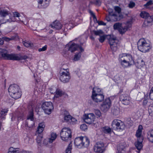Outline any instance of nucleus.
Masks as SVG:
<instances>
[{
  "label": "nucleus",
  "instance_id": "f257e3e1",
  "mask_svg": "<svg viewBox=\"0 0 153 153\" xmlns=\"http://www.w3.org/2000/svg\"><path fill=\"white\" fill-rule=\"evenodd\" d=\"M118 60L121 65L124 68L130 67L134 64V62L132 56L127 53L120 54Z\"/></svg>",
  "mask_w": 153,
  "mask_h": 153
},
{
  "label": "nucleus",
  "instance_id": "f03ea898",
  "mask_svg": "<svg viewBox=\"0 0 153 153\" xmlns=\"http://www.w3.org/2000/svg\"><path fill=\"white\" fill-rule=\"evenodd\" d=\"M1 57L4 59L13 60H21L26 58V56H21L19 54H9L5 49L0 48V58Z\"/></svg>",
  "mask_w": 153,
  "mask_h": 153
},
{
  "label": "nucleus",
  "instance_id": "7ed1b4c3",
  "mask_svg": "<svg viewBox=\"0 0 153 153\" xmlns=\"http://www.w3.org/2000/svg\"><path fill=\"white\" fill-rule=\"evenodd\" d=\"M9 94L13 98L17 99L20 98L21 93L19 87L16 84L11 85L8 88Z\"/></svg>",
  "mask_w": 153,
  "mask_h": 153
},
{
  "label": "nucleus",
  "instance_id": "20e7f679",
  "mask_svg": "<svg viewBox=\"0 0 153 153\" xmlns=\"http://www.w3.org/2000/svg\"><path fill=\"white\" fill-rule=\"evenodd\" d=\"M138 48L142 52H148L151 48L150 44L147 43L144 39H140L137 42Z\"/></svg>",
  "mask_w": 153,
  "mask_h": 153
},
{
  "label": "nucleus",
  "instance_id": "39448f33",
  "mask_svg": "<svg viewBox=\"0 0 153 153\" xmlns=\"http://www.w3.org/2000/svg\"><path fill=\"white\" fill-rule=\"evenodd\" d=\"M60 79L61 82L64 83H67L69 81L71 78L70 74L67 71V69L64 68L61 69L59 72Z\"/></svg>",
  "mask_w": 153,
  "mask_h": 153
},
{
  "label": "nucleus",
  "instance_id": "423d86ee",
  "mask_svg": "<svg viewBox=\"0 0 153 153\" xmlns=\"http://www.w3.org/2000/svg\"><path fill=\"white\" fill-rule=\"evenodd\" d=\"M71 131L69 128H62L60 132V136L62 139L66 141L69 138L71 137Z\"/></svg>",
  "mask_w": 153,
  "mask_h": 153
},
{
  "label": "nucleus",
  "instance_id": "0eeeda50",
  "mask_svg": "<svg viewBox=\"0 0 153 153\" xmlns=\"http://www.w3.org/2000/svg\"><path fill=\"white\" fill-rule=\"evenodd\" d=\"M108 41L111 49L114 51H116L117 50L119 45V40L115 37L112 36H110L108 38Z\"/></svg>",
  "mask_w": 153,
  "mask_h": 153
},
{
  "label": "nucleus",
  "instance_id": "6e6552de",
  "mask_svg": "<svg viewBox=\"0 0 153 153\" xmlns=\"http://www.w3.org/2000/svg\"><path fill=\"white\" fill-rule=\"evenodd\" d=\"M42 107L45 112L48 114H50L51 111L53 109V104L51 102H44L42 105Z\"/></svg>",
  "mask_w": 153,
  "mask_h": 153
},
{
  "label": "nucleus",
  "instance_id": "1a4fd4ad",
  "mask_svg": "<svg viewBox=\"0 0 153 153\" xmlns=\"http://www.w3.org/2000/svg\"><path fill=\"white\" fill-rule=\"evenodd\" d=\"M33 112L32 110H31L29 112V114L27 117V121L26 122L25 126L29 128H32L34 125V119L33 118Z\"/></svg>",
  "mask_w": 153,
  "mask_h": 153
},
{
  "label": "nucleus",
  "instance_id": "9d476101",
  "mask_svg": "<svg viewBox=\"0 0 153 153\" xmlns=\"http://www.w3.org/2000/svg\"><path fill=\"white\" fill-rule=\"evenodd\" d=\"M95 116L92 113L88 114H85L83 116V119L84 121L86 123L91 124L93 123L94 120Z\"/></svg>",
  "mask_w": 153,
  "mask_h": 153
},
{
  "label": "nucleus",
  "instance_id": "9b49d317",
  "mask_svg": "<svg viewBox=\"0 0 153 153\" xmlns=\"http://www.w3.org/2000/svg\"><path fill=\"white\" fill-rule=\"evenodd\" d=\"M111 105V102L109 98H106L103 103L101 104V109L104 112L107 111L110 108Z\"/></svg>",
  "mask_w": 153,
  "mask_h": 153
},
{
  "label": "nucleus",
  "instance_id": "f8f14e48",
  "mask_svg": "<svg viewBox=\"0 0 153 153\" xmlns=\"http://www.w3.org/2000/svg\"><path fill=\"white\" fill-rule=\"evenodd\" d=\"M94 150L97 153H103L105 150L103 143L102 142H97L94 146Z\"/></svg>",
  "mask_w": 153,
  "mask_h": 153
},
{
  "label": "nucleus",
  "instance_id": "ddd939ff",
  "mask_svg": "<svg viewBox=\"0 0 153 153\" xmlns=\"http://www.w3.org/2000/svg\"><path fill=\"white\" fill-rule=\"evenodd\" d=\"M131 98L126 94H122L120 97V100L124 105H128L130 102Z\"/></svg>",
  "mask_w": 153,
  "mask_h": 153
},
{
  "label": "nucleus",
  "instance_id": "4468645a",
  "mask_svg": "<svg viewBox=\"0 0 153 153\" xmlns=\"http://www.w3.org/2000/svg\"><path fill=\"white\" fill-rule=\"evenodd\" d=\"M65 122L68 124H73L77 121V120L74 118L72 117L70 115H65L64 116Z\"/></svg>",
  "mask_w": 153,
  "mask_h": 153
},
{
  "label": "nucleus",
  "instance_id": "2eb2a0df",
  "mask_svg": "<svg viewBox=\"0 0 153 153\" xmlns=\"http://www.w3.org/2000/svg\"><path fill=\"white\" fill-rule=\"evenodd\" d=\"M57 137V135L55 133H52L51 134V137L45 139L43 142V144L45 145H47L48 143H52Z\"/></svg>",
  "mask_w": 153,
  "mask_h": 153
},
{
  "label": "nucleus",
  "instance_id": "dca6fc26",
  "mask_svg": "<svg viewBox=\"0 0 153 153\" xmlns=\"http://www.w3.org/2000/svg\"><path fill=\"white\" fill-rule=\"evenodd\" d=\"M78 49H79L81 52L84 51L83 49L81 46L75 43H73L69 46L68 50L71 52H73Z\"/></svg>",
  "mask_w": 153,
  "mask_h": 153
},
{
  "label": "nucleus",
  "instance_id": "f3484780",
  "mask_svg": "<svg viewBox=\"0 0 153 153\" xmlns=\"http://www.w3.org/2000/svg\"><path fill=\"white\" fill-rule=\"evenodd\" d=\"M153 24V15L149 16L145 19L143 25V26L147 27Z\"/></svg>",
  "mask_w": 153,
  "mask_h": 153
},
{
  "label": "nucleus",
  "instance_id": "a211bd4d",
  "mask_svg": "<svg viewBox=\"0 0 153 153\" xmlns=\"http://www.w3.org/2000/svg\"><path fill=\"white\" fill-rule=\"evenodd\" d=\"M91 97L93 100L96 102H100L103 100L104 96L103 94H100L97 95L91 96Z\"/></svg>",
  "mask_w": 153,
  "mask_h": 153
},
{
  "label": "nucleus",
  "instance_id": "6ab92c4d",
  "mask_svg": "<svg viewBox=\"0 0 153 153\" xmlns=\"http://www.w3.org/2000/svg\"><path fill=\"white\" fill-rule=\"evenodd\" d=\"M83 137H81L76 138L75 140L74 143L76 146L79 148L82 147V143L83 141Z\"/></svg>",
  "mask_w": 153,
  "mask_h": 153
},
{
  "label": "nucleus",
  "instance_id": "aec40b11",
  "mask_svg": "<svg viewBox=\"0 0 153 153\" xmlns=\"http://www.w3.org/2000/svg\"><path fill=\"white\" fill-rule=\"evenodd\" d=\"M52 28L56 30L60 29L62 27V25L58 21H56L50 25Z\"/></svg>",
  "mask_w": 153,
  "mask_h": 153
},
{
  "label": "nucleus",
  "instance_id": "412c9836",
  "mask_svg": "<svg viewBox=\"0 0 153 153\" xmlns=\"http://www.w3.org/2000/svg\"><path fill=\"white\" fill-rule=\"evenodd\" d=\"M45 126L44 123H40L38 127L36 135H37V134H42V133L44 130Z\"/></svg>",
  "mask_w": 153,
  "mask_h": 153
},
{
  "label": "nucleus",
  "instance_id": "4be33fe9",
  "mask_svg": "<svg viewBox=\"0 0 153 153\" xmlns=\"http://www.w3.org/2000/svg\"><path fill=\"white\" fill-rule=\"evenodd\" d=\"M140 139H137V142L135 144V146L138 150H140L142 148L143 145L142 142L143 140V137H140Z\"/></svg>",
  "mask_w": 153,
  "mask_h": 153
},
{
  "label": "nucleus",
  "instance_id": "5701e85b",
  "mask_svg": "<svg viewBox=\"0 0 153 153\" xmlns=\"http://www.w3.org/2000/svg\"><path fill=\"white\" fill-rule=\"evenodd\" d=\"M120 120L115 119L113 121L112 123V127L113 129L116 130H117L118 125L120 122L118 121Z\"/></svg>",
  "mask_w": 153,
  "mask_h": 153
},
{
  "label": "nucleus",
  "instance_id": "b1692460",
  "mask_svg": "<svg viewBox=\"0 0 153 153\" xmlns=\"http://www.w3.org/2000/svg\"><path fill=\"white\" fill-rule=\"evenodd\" d=\"M142 126H139L138 129L136 133V136L137 137V139H140V137H143L141 136L142 134Z\"/></svg>",
  "mask_w": 153,
  "mask_h": 153
},
{
  "label": "nucleus",
  "instance_id": "393cba45",
  "mask_svg": "<svg viewBox=\"0 0 153 153\" xmlns=\"http://www.w3.org/2000/svg\"><path fill=\"white\" fill-rule=\"evenodd\" d=\"M90 141L87 137H83L82 143V147H88Z\"/></svg>",
  "mask_w": 153,
  "mask_h": 153
},
{
  "label": "nucleus",
  "instance_id": "a878e982",
  "mask_svg": "<svg viewBox=\"0 0 153 153\" xmlns=\"http://www.w3.org/2000/svg\"><path fill=\"white\" fill-rule=\"evenodd\" d=\"M147 138L148 140L153 143V129L148 131Z\"/></svg>",
  "mask_w": 153,
  "mask_h": 153
},
{
  "label": "nucleus",
  "instance_id": "bb28decb",
  "mask_svg": "<svg viewBox=\"0 0 153 153\" xmlns=\"http://www.w3.org/2000/svg\"><path fill=\"white\" fill-rule=\"evenodd\" d=\"M118 121L120 122L118 125L117 131H120L124 129L125 128V126L124 123L120 120Z\"/></svg>",
  "mask_w": 153,
  "mask_h": 153
},
{
  "label": "nucleus",
  "instance_id": "cd10ccee",
  "mask_svg": "<svg viewBox=\"0 0 153 153\" xmlns=\"http://www.w3.org/2000/svg\"><path fill=\"white\" fill-rule=\"evenodd\" d=\"M55 92L56 93L54 95V97L56 98L61 97L64 94L63 92L59 89H57Z\"/></svg>",
  "mask_w": 153,
  "mask_h": 153
},
{
  "label": "nucleus",
  "instance_id": "c85d7f7f",
  "mask_svg": "<svg viewBox=\"0 0 153 153\" xmlns=\"http://www.w3.org/2000/svg\"><path fill=\"white\" fill-rule=\"evenodd\" d=\"M8 110L7 109H3L0 111V118L1 119H4V116L6 114Z\"/></svg>",
  "mask_w": 153,
  "mask_h": 153
},
{
  "label": "nucleus",
  "instance_id": "c756f323",
  "mask_svg": "<svg viewBox=\"0 0 153 153\" xmlns=\"http://www.w3.org/2000/svg\"><path fill=\"white\" fill-rule=\"evenodd\" d=\"M102 131L105 133H110L111 129L108 126H105L102 128Z\"/></svg>",
  "mask_w": 153,
  "mask_h": 153
},
{
  "label": "nucleus",
  "instance_id": "7c9ffc66",
  "mask_svg": "<svg viewBox=\"0 0 153 153\" xmlns=\"http://www.w3.org/2000/svg\"><path fill=\"white\" fill-rule=\"evenodd\" d=\"M37 137L36 139V142L39 145H41V141L42 138V134H37Z\"/></svg>",
  "mask_w": 153,
  "mask_h": 153
},
{
  "label": "nucleus",
  "instance_id": "2f4dec72",
  "mask_svg": "<svg viewBox=\"0 0 153 153\" xmlns=\"http://www.w3.org/2000/svg\"><path fill=\"white\" fill-rule=\"evenodd\" d=\"M110 17L111 18V21H116L118 20L117 15L115 13H110Z\"/></svg>",
  "mask_w": 153,
  "mask_h": 153
},
{
  "label": "nucleus",
  "instance_id": "473e14b6",
  "mask_svg": "<svg viewBox=\"0 0 153 153\" xmlns=\"http://www.w3.org/2000/svg\"><path fill=\"white\" fill-rule=\"evenodd\" d=\"M39 1L38 2L39 4H43V3H45L46 1L47 3L46 4L44 5L43 8H46L48 5L49 3V0H39Z\"/></svg>",
  "mask_w": 153,
  "mask_h": 153
},
{
  "label": "nucleus",
  "instance_id": "72a5a7b5",
  "mask_svg": "<svg viewBox=\"0 0 153 153\" xmlns=\"http://www.w3.org/2000/svg\"><path fill=\"white\" fill-rule=\"evenodd\" d=\"M93 33L96 36H100L103 34V32L101 30H93Z\"/></svg>",
  "mask_w": 153,
  "mask_h": 153
},
{
  "label": "nucleus",
  "instance_id": "f704fd0d",
  "mask_svg": "<svg viewBox=\"0 0 153 153\" xmlns=\"http://www.w3.org/2000/svg\"><path fill=\"white\" fill-rule=\"evenodd\" d=\"M8 14V11L6 10H2L0 11V16L2 17H4Z\"/></svg>",
  "mask_w": 153,
  "mask_h": 153
},
{
  "label": "nucleus",
  "instance_id": "c9c22d12",
  "mask_svg": "<svg viewBox=\"0 0 153 153\" xmlns=\"http://www.w3.org/2000/svg\"><path fill=\"white\" fill-rule=\"evenodd\" d=\"M140 16L143 18L146 19L149 16V14L145 11H142L140 13Z\"/></svg>",
  "mask_w": 153,
  "mask_h": 153
},
{
  "label": "nucleus",
  "instance_id": "e433bc0d",
  "mask_svg": "<svg viewBox=\"0 0 153 153\" xmlns=\"http://www.w3.org/2000/svg\"><path fill=\"white\" fill-rule=\"evenodd\" d=\"M123 26V32H126L128 29L129 28H130L131 26V24L128 22H127L126 24L125 25Z\"/></svg>",
  "mask_w": 153,
  "mask_h": 153
},
{
  "label": "nucleus",
  "instance_id": "4c0bfd02",
  "mask_svg": "<svg viewBox=\"0 0 153 153\" xmlns=\"http://www.w3.org/2000/svg\"><path fill=\"white\" fill-rule=\"evenodd\" d=\"M123 26V32H126L128 29L129 28H130L131 26V24L128 22H127L126 24L125 25Z\"/></svg>",
  "mask_w": 153,
  "mask_h": 153
},
{
  "label": "nucleus",
  "instance_id": "58836bf2",
  "mask_svg": "<svg viewBox=\"0 0 153 153\" xmlns=\"http://www.w3.org/2000/svg\"><path fill=\"white\" fill-rule=\"evenodd\" d=\"M148 111L150 115L153 116V104H151L149 106Z\"/></svg>",
  "mask_w": 153,
  "mask_h": 153
},
{
  "label": "nucleus",
  "instance_id": "ea45409f",
  "mask_svg": "<svg viewBox=\"0 0 153 153\" xmlns=\"http://www.w3.org/2000/svg\"><path fill=\"white\" fill-rule=\"evenodd\" d=\"M148 99L147 95H145L144 97L143 98V104L144 106H146L148 105Z\"/></svg>",
  "mask_w": 153,
  "mask_h": 153
},
{
  "label": "nucleus",
  "instance_id": "a19ab883",
  "mask_svg": "<svg viewBox=\"0 0 153 153\" xmlns=\"http://www.w3.org/2000/svg\"><path fill=\"white\" fill-rule=\"evenodd\" d=\"M81 56V53L79 52L76 53L74 56V60L75 61H77L79 60Z\"/></svg>",
  "mask_w": 153,
  "mask_h": 153
},
{
  "label": "nucleus",
  "instance_id": "79ce46f5",
  "mask_svg": "<svg viewBox=\"0 0 153 153\" xmlns=\"http://www.w3.org/2000/svg\"><path fill=\"white\" fill-rule=\"evenodd\" d=\"M72 144L70 143L68 145L67 148L66 150V153H71V150L72 149Z\"/></svg>",
  "mask_w": 153,
  "mask_h": 153
},
{
  "label": "nucleus",
  "instance_id": "37998d69",
  "mask_svg": "<svg viewBox=\"0 0 153 153\" xmlns=\"http://www.w3.org/2000/svg\"><path fill=\"white\" fill-rule=\"evenodd\" d=\"M152 5L153 7V2L152 0H150L148 1L144 5V6L147 8H149L150 6Z\"/></svg>",
  "mask_w": 153,
  "mask_h": 153
},
{
  "label": "nucleus",
  "instance_id": "c03bdc74",
  "mask_svg": "<svg viewBox=\"0 0 153 153\" xmlns=\"http://www.w3.org/2000/svg\"><path fill=\"white\" fill-rule=\"evenodd\" d=\"M121 25V24L119 23H116L114 25V29H118L119 30V28L120 27Z\"/></svg>",
  "mask_w": 153,
  "mask_h": 153
},
{
  "label": "nucleus",
  "instance_id": "a18cd8bd",
  "mask_svg": "<svg viewBox=\"0 0 153 153\" xmlns=\"http://www.w3.org/2000/svg\"><path fill=\"white\" fill-rule=\"evenodd\" d=\"M100 38L99 39V41L101 43L103 42L104 41H105V38H106V36L105 35H101L100 36Z\"/></svg>",
  "mask_w": 153,
  "mask_h": 153
},
{
  "label": "nucleus",
  "instance_id": "49530a36",
  "mask_svg": "<svg viewBox=\"0 0 153 153\" xmlns=\"http://www.w3.org/2000/svg\"><path fill=\"white\" fill-rule=\"evenodd\" d=\"M7 153H19V151L15 149H13V148H10Z\"/></svg>",
  "mask_w": 153,
  "mask_h": 153
},
{
  "label": "nucleus",
  "instance_id": "de8ad7c7",
  "mask_svg": "<svg viewBox=\"0 0 153 153\" xmlns=\"http://www.w3.org/2000/svg\"><path fill=\"white\" fill-rule=\"evenodd\" d=\"M80 128L82 130L85 131L87 130L88 127L86 124H83L81 125Z\"/></svg>",
  "mask_w": 153,
  "mask_h": 153
},
{
  "label": "nucleus",
  "instance_id": "09e8293b",
  "mask_svg": "<svg viewBox=\"0 0 153 153\" xmlns=\"http://www.w3.org/2000/svg\"><path fill=\"white\" fill-rule=\"evenodd\" d=\"M93 91H94L96 92H100L103 93L101 89L97 87H94L93 89Z\"/></svg>",
  "mask_w": 153,
  "mask_h": 153
},
{
  "label": "nucleus",
  "instance_id": "8fccbe9b",
  "mask_svg": "<svg viewBox=\"0 0 153 153\" xmlns=\"http://www.w3.org/2000/svg\"><path fill=\"white\" fill-rule=\"evenodd\" d=\"M135 5V4L134 2L131 1L128 4V7L129 8H132L134 7Z\"/></svg>",
  "mask_w": 153,
  "mask_h": 153
},
{
  "label": "nucleus",
  "instance_id": "3c124183",
  "mask_svg": "<svg viewBox=\"0 0 153 153\" xmlns=\"http://www.w3.org/2000/svg\"><path fill=\"white\" fill-rule=\"evenodd\" d=\"M149 96L150 99L153 100V87L152 88L150 91Z\"/></svg>",
  "mask_w": 153,
  "mask_h": 153
},
{
  "label": "nucleus",
  "instance_id": "603ef678",
  "mask_svg": "<svg viewBox=\"0 0 153 153\" xmlns=\"http://www.w3.org/2000/svg\"><path fill=\"white\" fill-rule=\"evenodd\" d=\"M23 44L25 46L27 47H31L33 45L32 44H31L29 42H24Z\"/></svg>",
  "mask_w": 153,
  "mask_h": 153
},
{
  "label": "nucleus",
  "instance_id": "864d4df0",
  "mask_svg": "<svg viewBox=\"0 0 153 153\" xmlns=\"http://www.w3.org/2000/svg\"><path fill=\"white\" fill-rule=\"evenodd\" d=\"M94 112L95 114L98 117H100L101 116V113L99 110L98 109L95 110Z\"/></svg>",
  "mask_w": 153,
  "mask_h": 153
},
{
  "label": "nucleus",
  "instance_id": "5fc2aeb1",
  "mask_svg": "<svg viewBox=\"0 0 153 153\" xmlns=\"http://www.w3.org/2000/svg\"><path fill=\"white\" fill-rule=\"evenodd\" d=\"M112 112L113 114L115 115H118L119 113V110L116 109H113L112 111Z\"/></svg>",
  "mask_w": 153,
  "mask_h": 153
},
{
  "label": "nucleus",
  "instance_id": "6e6d98bb",
  "mask_svg": "<svg viewBox=\"0 0 153 153\" xmlns=\"http://www.w3.org/2000/svg\"><path fill=\"white\" fill-rule=\"evenodd\" d=\"M47 45H45V46L43 47L42 48H39L38 49V51L39 52L45 51L47 49Z\"/></svg>",
  "mask_w": 153,
  "mask_h": 153
},
{
  "label": "nucleus",
  "instance_id": "4d7b16f0",
  "mask_svg": "<svg viewBox=\"0 0 153 153\" xmlns=\"http://www.w3.org/2000/svg\"><path fill=\"white\" fill-rule=\"evenodd\" d=\"M114 8L115 11L118 13H120L121 12V8L119 7L118 6L115 7Z\"/></svg>",
  "mask_w": 153,
  "mask_h": 153
},
{
  "label": "nucleus",
  "instance_id": "13d9d810",
  "mask_svg": "<svg viewBox=\"0 0 153 153\" xmlns=\"http://www.w3.org/2000/svg\"><path fill=\"white\" fill-rule=\"evenodd\" d=\"M89 13H90V14H91V15L92 16L94 20L95 19H96V20H97V18H96V16H95L94 13L92 11H91V10L90 11Z\"/></svg>",
  "mask_w": 153,
  "mask_h": 153
},
{
  "label": "nucleus",
  "instance_id": "bf43d9fd",
  "mask_svg": "<svg viewBox=\"0 0 153 153\" xmlns=\"http://www.w3.org/2000/svg\"><path fill=\"white\" fill-rule=\"evenodd\" d=\"M20 14L19 13L17 12H16L14 13H13V17H17L19 18L20 16Z\"/></svg>",
  "mask_w": 153,
  "mask_h": 153
},
{
  "label": "nucleus",
  "instance_id": "052dcab7",
  "mask_svg": "<svg viewBox=\"0 0 153 153\" xmlns=\"http://www.w3.org/2000/svg\"><path fill=\"white\" fill-rule=\"evenodd\" d=\"M103 94V93L100 92H96L94 91H92V96L97 95H100V94Z\"/></svg>",
  "mask_w": 153,
  "mask_h": 153
},
{
  "label": "nucleus",
  "instance_id": "680f3d73",
  "mask_svg": "<svg viewBox=\"0 0 153 153\" xmlns=\"http://www.w3.org/2000/svg\"><path fill=\"white\" fill-rule=\"evenodd\" d=\"M94 4L100 6L101 4V1L100 0H96L94 2Z\"/></svg>",
  "mask_w": 153,
  "mask_h": 153
},
{
  "label": "nucleus",
  "instance_id": "e2e57ef3",
  "mask_svg": "<svg viewBox=\"0 0 153 153\" xmlns=\"http://www.w3.org/2000/svg\"><path fill=\"white\" fill-rule=\"evenodd\" d=\"M123 26H122L121 25V26L119 28V32H120V33L122 34L125 33V32H123Z\"/></svg>",
  "mask_w": 153,
  "mask_h": 153
},
{
  "label": "nucleus",
  "instance_id": "0e129e2a",
  "mask_svg": "<svg viewBox=\"0 0 153 153\" xmlns=\"http://www.w3.org/2000/svg\"><path fill=\"white\" fill-rule=\"evenodd\" d=\"M106 20L108 21H111V18L110 17V12H109V15L108 16H106Z\"/></svg>",
  "mask_w": 153,
  "mask_h": 153
},
{
  "label": "nucleus",
  "instance_id": "69168bd1",
  "mask_svg": "<svg viewBox=\"0 0 153 153\" xmlns=\"http://www.w3.org/2000/svg\"><path fill=\"white\" fill-rule=\"evenodd\" d=\"M98 23L99 25H106V23L102 21H99L98 22Z\"/></svg>",
  "mask_w": 153,
  "mask_h": 153
},
{
  "label": "nucleus",
  "instance_id": "338daca9",
  "mask_svg": "<svg viewBox=\"0 0 153 153\" xmlns=\"http://www.w3.org/2000/svg\"><path fill=\"white\" fill-rule=\"evenodd\" d=\"M139 62H140L141 63V64L140 65V67H143L145 65V62L143 60H140Z\"/></svg>",
  "mask_w": 153,
  "mask_h": 153
},
{
  "label": "nucleus",
  "instance_id": "774afa93",
  "mask_svg": "<svg viewBox=\"0 0 153 153\" xmlns=\"http://www.w3.org/2000/svg\"><path fill=\"white\" fill-rule=\"evenodd\" d=\"M18 120H19L22 119L23 120V115L21 114L20 116H19L18 117Z\"/></svg>",
  "mask_w": 153,
  "mask_h": 153
}]
</instances>
